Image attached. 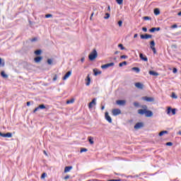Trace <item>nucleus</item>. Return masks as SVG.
<instances>
[{"label":"nucleus","instance_id":"obj_1","mask_svg":"<svg viewBox=\"0 0 181 181\" xmlns=\"http://www.w3.org/2000/svg\"><path fill=\"white\" fill-rule=\"evenodd\" d=\"M98 53L97 50L93 49V51L89 54V60H95V59H97Z\"/></svg>","mask_w":181,"mask_h":181},{"label":"nucleus","instance_id":"obj_2","mask_svg":"<svg viewBox=\"0 0 181 181\" xmlns=\"http://www.w3.org/2000/svg\"><path fill=\"white\" fill-rule=\"evenodd\" d=\"M167 115H170V112L172 113V115H176V109L168 107L167 110H166Z\"/></svg>","mask_w":181,"mask_h":181},{"label":"nucleus","instance_id":"obj_3","mask_svg":"<svg viewBox=\"0 0 181 181\" xmlns=\"http://www.w3.org/2000/svg\"><path fill=\"white\" fill-rule=\"evenodd\" d=\"M155 41L152 40L150 42V47L151 50H153L154 54H156V48H155Z\"/></svg>","mask_w":181,"mask_h":181},{"label":"nucleus","instance_id":"obj_4","mask_svg":"<svg viewBox=\"0 0 181 181\" xmlns=\"http://www.w3.org/2000/svg\"><path fill=\"white\" fill-rule=\"evenodd\" d=\"M115 64H114V62L102 65L101 69H103V70H105L108 69V67H112V66H115Z\"/></svg>","mask_w":181,"mask_h":181},{"label":"nucleus","instance_id":"obj_5","mask_svg":"<svg viewBox=\"0 0 181 181\" xmlns=\"http://www.w3.org/2000/svg\"><path fill=\"white\" fill-rule=\"evenodd\" d=\"M142 100H144V101H147V103H153V101H155V99L153 98L148 96L143 97Z\"/></svg>","mask_w":181,"mask_h":181},{"label":"nucleus","instance_id":"obj_6","mask_svg":"<svg viewBox=\"0 0 181 181\" xmlns=\"http://www.w3.org/2000/svg\"><path fill=\"white\" fill-rule=\"evenodd\" d=\"M105 118L107 121L109 122L110 124L112 122V119L111 118V116L108 114V112H106L105 113Z\"/></svg>","mask_w":181,"mask_h":181},{"label":"nucleus","instance_id":"obj_7","mask_svg":"<svg viewBox=\"0 0 181 181\" xmlns=\"http://www.w3.org/2000/svg\"><path fill=\"white\" fill-rule=\"evenodd\" d=\"M143 108H145V109H144V110L139 109V110H138V113H139L140 115H144V114L146 115V108H148V107H146V105H144V106L143 107Z\"/></svg>","mask_w":181,"mask_h":181},{"label":"nucleus","instance_id":"obj_8","mask_svg":"<svg viewBox=\"0 0 181 181\" xmlns=\"http://www.w3.org/2000/svg\"><path fill=\"white\" fill-rule=\"evenodd\" d=\"M93 105H97V98H93L88 105V108H93Z\"/></svg>","mask_w":181,"mask_h":181},{"label":"nucleus","instance_id":"obj_9","mask_svg":"<svg viewBox=\"0 0 181 181\" xmlns=\"http://www.w3.org/2000/svg\"><path fill=\"white\" fill-rule=\"evenodd\" d=\"M112 115H114V117H117V115H119V114H121V110L119 109H114L112 111Z\"/></svg>","mask_w":181,"mask_h":181},{"label":"nucleus","instance_id":"obj_10","mask_svg":"<svg viewBox=\"0 0 181 181\" xmlns=\"http://www.w3.org/2000/svg\"><path fill=\"white\" fill-rule=\"evenodd\" d=\"M144 123L142 122H138L134 125V129H141V128H143Z\"/></svg>","mask_w":181,"mask_h":181},{"label":"nucleus","instance_id":"obj_11","mask_svg":"<svg viewBox=\"0 0 181 181\" xmlns=\"http://www.w3.org/2000/svg\"><path fill=\"white\" fill-rule=\"evenodd\" d=\"M1 136L3 138H12V133L8 132L6 134L1 133Z\"/></svg>","mask_w":181,"mask_h":181},{"label":"nucleus","instance_id":"obj_12","mask_svg":"<svg viewBox=\"0 0 181 181\" xmlns=\"http://www.w3.org/2000/svg\"><path fill=\"white\" fill-rule=\"evenodd\" d=\"M116 104L117 105H125V104H127V101L124 100H118L116 101Z\"/></svg>","mask_w":181,"mask_h":181},{"label":"nucleus","instance_id":"obj_13","mask_svg":"<svg viewBox=\"0 0 181 181\" xmlns=\"http://www.w3.org/2000/svg\"><path fill=\"white\" fill-rule=\"evenodd\" d=\"M141 39H151L152 35L146 34V35H141Z\"/></svg>","mask_w":181,"mask_h":181},{"label":"nucleus","instance_id":"obj_14","mask_svg":"<svg viewBox=\"0 0 181 181\" xmlns=\"http://www.w3.org/2000/svg\"><path fill=\"white\" fill-rule=\"evenodd\" d=\"M139 57L141 60H143V62H148V57H146V55H144V54L140 53Z\"/></svg>","mask_w":181,"mask_h":181},{"label":"nucleus","instance_id":"obj_15","mask_svg":"<svg viewBox=\"0 0 181 181\" xmlns=\"http://www.w3.org/2000/svg\"><path fill=\"white\" fill-rule=\"evenodd\" d=\"M70 76H71V71H68L62 78V80H67Z\"/></svg>","mask_w":181,"mask_h":181},{"label":"nucleus","instance_id":"obj_16","mask_svg":"<svg viewBox=\"0 0 181 181\" xmlns=\"http://www.w3.org/2000/svg\"><path fill=\"white\" fill-rule=\"evenodd\" d=\"M135 87H136V88H139L140 90H142V88H144V84L138 82L135 83Z\"/></svg>","mask_w":181,"mask_h":181},{"label":"nucleus","instance_id":"obj_17","mask_svg":"<svg viewBox=\"0 0 181 181\" xmlns=\"http://www.w3.org/2000/svg\"><path fill=\"white\" fill-rule=\"evenodd\" d=\"M159 30H160V28L159 27L152 28L151 29L149 30V32H151V33H153V32H159Z\"/></svg>","mask_w":181,"mask_h":181},{"label":"nucleus","instance_id":"obj_18","mask_svg":"<svg viewBox=\"0 0 181 181\" xmlns=\"http://www.w3.org/2000/svg\"><path fill=\"white\" fill-rule=\"evenodd\" d=\"M145 115L147 117H152L153 115V112H152V111H151V110H146Z\"/></svg>","mask_w":181,"mask_h":181},{"label":"nucleus","instance_id":"obj_19","mask_svg":"<svg viewBox=\"0 0 181 181\" xmlns=\"http://www.w3.org/2000/svg\"><path fill=\"white\" fill-rule=\"evenodd\" d=\"M1 77H3V78H4L5 80H7L8 77H9L8 75L6 74L5 73V71H4L1 72Z\"/></svg>","mask_w":181,"mask_h":181},{"label":"nucleus","instance_id":"obj_20","mask_svg":"<svg viewBox=\"0 0 181 181\" xmlns=\"http://www.w3.org/2000/svg\"><path fill=\"white\" fill-rule=\"evenodd\" d=\"M71 169H73V166H66L64 168V173H67L69 172H70V170H71Z\"/></svg>","mask_w":181,"mask_h":181},{"label":"nucleus","instance_id":"obj_21","mask_svg":"<svg viewBox=\"0 0 181 181\" xmlns=\"http://www.w3.org/2000/svg\"><path fill=\"white\" fill-rule=\"evenodd\" d=\"M43 58L42 57H35V59H34V62H35V63H40V62H42V59Z\"/></svg>","mask_w":181,"mask_h":181},{"label":"nucleus","instance_id":"obj_22","mask_svg":"<svg viewBox=\"0 0 181 181\" xmlns=\"http://www.w3.org/2000/svg\"><path fill=\"white\" fill-rule=\"evenodd\" d=\"M94 76H98V74H101V71H98L97 69H93Z\"/></svg>","mask_w":181,"mask_h":181},{"label":"nucleus","instance_id":"obj_23","mask_svg":"<svg viewBox=\"0 0 181 181\" xmlns=\"http://www.w3.org/2000/svg\"><path fill=\"white\" fill-rule=\"evenodd\" d=\"M148 74L151 75V76H159V74L158 72H155L154 71H150L148 72Z\"/></svg>","mask_w":181,"mask_h":181},{"label":"nucleus","instance_id":"obj_24","mask_svg":"<svg viewBox=\"0 0 181 181\" xmlns=\"http://www.w3.org/2000/svg\"><path fill=\"white\" fill-rule=\"evenodd\" d=\"M160 11L159 10V8H155L154 9V15L158 16V15H160Z\"/></svg>","mask_w":181,"mask_h":181},{"label":"nucleus","instance_id":"obj_25","mask_svg":"<svg viewBox=\"0 0 181 181\" xmlns=\"http://www.w3.org/2000/svg\"><path fill=\"white\" fill-rule=\"evenodd\" d=\"M35 54H36V56L42 54V49H37L36 51H35Z\"/></svg>","mask_w":181,"mask_h":181},{"label":"nucleus","instance_id":"obj_26","mask_svg":"<svg viewBox=\"0 0 181 181\" xmlns=\"http://www.w3.org/2000/svg\"><path fill=\"white\" fill-rule=\"evenodd\" d=\"M132 70H133V71H136V73H139V71H141V69L138 67H133Z\"/></svg>","mask_w":181,"mask_h":181},{"label":"nucleus","instance_id":"obj_27","mask_svg":"<svg viewBox=\"0 0 181 181\" xmlns=\"http://www.w3.org/2000/svg\"><path fill=\"white\" fill-rule=\"evenodd\" d=\"M87 83H86V86H90V83L91 82V78H90V75H88L87 76Z\"/></svg>","mask_w":181,"mask_h":181},{"label":"nucleus","instance_id":"obj_28","mask_svg":"<svg viewBox=\"0 0 181 181\" xmlns=\"http://www.w3.org/2000/svg\"><path fill=\"white\" fill-rule=\"evenodd\" d=\"M165 134H168V131H162L158 134V135H159V136H163V135H165Z\"/></svg>","mask_w":181,"mask_h":181},{"label":"nucleus","instance_id":"obj_29","mask_svg":"<svg viewBox=\"0 0 181 181\" xmlns=\"http://www.w3.org/2000/svg\"><path fill=\"white\" fill-rule=\"evenodd\" d=\"M171 98H174L175 100H177V95H176V93H175V92L172 93Z\"/></svg>","mask_w":181,"mask_h":181},{"label":"nucleus","instance_id":"obj_30","mask_svg":"<svg viewBox=\"0 0 181 181\" xmlns=\"http://www.w3.org/2000/svg\"><path fill=\"white\" fill-rule=\"evenodd\" d=\"M127 62L124 61L123 62L119 63V66L122 67V66H127Z\"/></svg>","mask_w":181,"mask_h":181},{"label":"nucleus","instance_id":"obj_31","mask_svg":"<svg viewBox=\"0 0 181 181\" xmlns=\"http://www.w3.org/2000/svg\"><path fill=\"white\" fill-rule=\"evenodd\" d=\"M93 138L92 136L88 137V141L91 145H93V144H94V141H93Z\"/></svg>","mask_w":181,"mask_h":181},{"label":"nucleus","instance_id":"obj_32","mask_svg":"<svg viewBox=\"0 0 181 181\" xmlns=\"http://www.w3.org/2000/svg\"><path fill=\"white\" fill-rule=\"evenodd\" d=\"M74 103V99H71L66 101V104H73Z\"/></svg>","mask_w":181,"mask_h":181},{"label":"nucleus","instance_id":"obj_33","mask_svg":"<svg viewBox=\"0 0 181 181\" xmlns=\"http://www.w3.org/2000/svg\"><path fill=\"white\" fill-rule=\"evenodd\" d=\"M38 108H39L40 110H45V108H46V106H45V105H40L38 106Z\"/></svg>","mask_w":181,"mask_h":181},{"label":"nucleus","instance_id":"obj_34","mask_svg":"<svg viewBox=\"0 0 181 181\" xmlns=\"http://www.w3.org/2000/svg\"><path fill=\"white\" fill-rule=\"evenodd\" d=\"M116 2L118 4V5H122L124 0H116Z\"/></svg>","mask_w":181,"mask_h":181},{"label":"nucleus","instance_id":"obj_35","mask_svg":"<svg viewBox=\"0 0 181 181\" xmlns=\"http://www.w3.org/2000/svg\"><path fill=\"white\" fill-rule=\"evenodd\" d=\"M47 63H48V64H49V65L53 64V59H47Z\"/></svg>","mask_w":181,"mask_h":181},{"label":"nucleus","instance_id":"obj_36","mask_svg":"<svg viewBox=\"0 0 181 181\" xmlns=\"http://www.w3.org/2000/svg\"><path fill=\"white\" fill-rule=\"evenodd\" d=\"M118 47H120L121 50H125V47H124V45H122V44H119Z\"/></svg>","mask_w":181,"mask_h":181},{"label":"nucleus","instance_id":"obj_37","mask_svg":"<svg viewBox=\"0 0 181 181\" xmlns=\"http://www.w3.org/2000/svg\"><path fill=\"white\" fill-rule=\"evenodd\" d=\"M110 18V13H106L105 16L104 17V19H109Z\"/></svg>","mask_w":181,"mask_h":181},{"label":"nucleus","instance_id":"obj_38","mask_svg":"<svg viewBox=\"0 0 181 181\" xmlns=\"http://www.w3.org/2000/svg\"><path fill=\"white\" fill-rule=\"evenodd\" d=\"M1 67H4V66H5V61L4 59H1Z\"/></svg>","mask_w":181,"mask_h":181},{"label":"nucleus","instance_id":"obj_39","mask_svg":"<svg viewBox=\"0 0 181 181\" xmlns=\"http://www.w3.org/2000/svg\"><path fill=\"white\" fill-rule=\"evenodd\" d=\"M46 175H47L46 173H42L41 175V179H45L46 177Z\"/></svg>","mask_w":181,"mask_h":181},{"label":"nucleus","instance_id":"obj_40","mask_svg":"<svg viewBox=\"0 0 181 181\" xmlns=\"http://www.w3.org/2000/svg\"><path fill=\"white\" fill-rule=\"evenodd\" d=\"M45 18H53V15H52V14H46L45 15Z\"/></svg>","mask_w":181,"mask_h":181},{"label":"nucleus","instance_id":"obj_41","mask_svg":"<svg viewBox=\"0 0 181 181\" xmlns=\"http://www.w3.org/2000/svg\"><path fill=\"white\" fill-rule=\"evenodd\" d=\"M134 107H139V103H138V102H134Z\"/></svg>","mask_w":181,"mask_h":181},{"label":"nucleus","instance_id":"obj_42","mask_svg":"<svg viewBox=\"0 0 181 181\" xmlns=\"http://www.w3.org/2000/svg\"><path fill=\"white\" fill-rule=\"evenodd\" d=\"M87 148H81V153H83V152H87Z\"/></svg>","mask_w":181,"mask_h":181},{"label":"nucleus","instance_id":"obj_43","mask_svg":"<svg viewBox=\"0 0 181 181\" xmlns=\"http://www.w3.org/2000/svg\"><path fill=\"white\" fill-rule=\"evenodd\" d=\"M53 81H56V80H57V74H54V77H53Z\"/></svg>","mask_w":181,"mask_h":181},{"label":"nucleus","instance_id":"obj_44","mask_svg":"<svg viewBox=\"0 0 181 181\" xmlns=\"http://www.w3.org/2000/svg\"><path fill=\"white\" fill-rule=\"evenodd\" d=\"M172 145H173V143H172V142H168V143H166V146H172Z\"/></svg>","mask_w":181,"mask_h":181},{"label":"nucleus","instance_id":"obj_45","mask_svg":"<svg viewBox=\"0 0 181 181\" xmlns=\"http://www.w3.org/2000/svg\"><path fill=\"white\" fill-rule=\"evenodd\" d=\"M120 59H128V56H127V55H122L120 57Z\"/></svg>","mask_w":181,"mask_h":181},{"label":"nucleus","instance_id":"obj_46","mask_svg":"<svg viewBox=\"0 0 181 181\" xmlns=\"http://www.w3.org/2000/svg\"><path fill=\"white\" fill-rule=\"evenodd\" d=\"M176 28H177V25L174 24L171 26V29H176Z\"/></svg>","mask_w":181,"mask_h":181},{"label":"nucleus","instance_id":"obj_47","mask_svg":"<svg viewBox=\"0 0 181 181\" xmlns=\"http://www.w3.org/2000/svg\"><path fill=\"white\" fill-rule=\"evenodd\" d=\"M144 21H149V19H151V18L148 16H145V17H144Z\"/></svg>","mask_w":181,"mask_h":181},{"label":"nucleus","instance_id":"obj_48","mask_svg":"<svg viewBox=\"0 0 181 181\" xmlns=\"http://www.w3.org/2000/svg\"><path fill=\"white\" fill-rule=\"evenodd\" d=\"M118 25L119 27L122 26V21H118Z\"/></svg>","mask_w":181,"mask_h":181},{"label":"nucleus","instance_id":"obj_49","mask_svg":"<svg viewBox=\"0 0 181 181\" xmlns=\"http://www.w3.org/2000/svg\"><path fill=\"white\" fill-rule=\"evenodd\" d=\"M64 179V180H67L68 179H70V175H66Z\"/></svg>","mask_w":181,"mask_h":181},{"label":"nucleus","instance_id":"obj_50","mask_svg":"<svg viewBox=\"0 0 181 181\" xmlns=\"http://www.w3.org/2000/svg\"><path fill=\"white\" fill-rule=\"evenodd\" d=\"M36 40H37V37H34V38L30 40V42H36Z\"/></svg>","mask_w":181,"mask_h":181},{"label":"nucleus","instance_id":"obj_51","mask_svg":"<svg viewBox=\"0 0 181 181\" xmlns=\"http://www.w3.org/2000/svg\"><path fill=\"white\" fill-rule=\"evenodd\" d=\"M173 72L174 74L177 73V69L174 68V69H173Z\"/></svg>","mask_w":181,"mask_h":181},{"label":"nucleus","instance_id":"obj_52","mask_svg":"<svg viewBox=\"0 0 181 181\" xmlns=\"http://www.w3.org/2000/svg\"><path fill=\"white\" fill-rule=\"evenodd\" d=\"M142 30H143V32H148V28L144 27V28H142Z\"/></svg>","mask_w":181,"mask_h":181},{"label":"nucleus","instance_id":"obj_53","mask_svg":"<svg viewBox=\"0 0 181 181\" xmlns=\"http://www.w3.org/2000/svg\"><path fill=\"white\" fill-rule=\"evenodd\" d=\"M39 107H37L33 110V112H36L37 111H39Z\"/></svg>","mask_w":181,"mask_h":181},{"label":"nucleus","instance_id":"obj_54","mask_svg":"<svg viewBox=\"0 0 181 181\" xmlns=\"http://www.w3.org/2000/svg\"><path fill=\"white\" fill-rule=\"evenodd\" d=\"M107 181H121V180H108Z\"/></svg>","mask_w":181,"mask_h":181},{"label":"nucleus","instance_id":"obj_55","mask_svg":"<svg viewBox=\"0 0 181 181\" xmlns=\"http://www.w3.org/2000/svg\"><path fill=\"white\" fill-rule=\"evenodd\" d=\"M134 39L136 38V37H138V34H135V35H134Z\"/></svg>","mask_w":181,"mask_h":181},{"label":"nucleus","instance_id":"obj_56","mask_svg":"<svg viewBox=\"0 0 181 181\" xmlns=\"http://www.w3.org/2000/svg\"><path fill=\"white\" fill-rule=\"evenodd\" d=\"M84 60H85L84 57L81 59V62H82V63H83V62H84Z\"/></svg>","mask_w":181,"mask_h":181},{"label":"nucleus","instance_id":"obj_57","mask_svg":"<svg viewBox=\"0 0 181 181\" xmlns=\"http://www.w3.org/2000/svg\"><path fill=\"white\" fill-rule=\"evenodd\" d=\"M27 105L29 107V105H30V102H27Z\"/></svg>","mask_w":181,"mask_h":181},{"label":"nucleus","instance_id":"obj_58","mask_svg":"<svg viewBox=\"0 0 181 181\" xmlns=\"http://www.w3.org/2000/svg\"><path fill=\"white\" fill-rule=\"evenodd\" d=\"M178 16H181V11L177 13Z\"/></svg>","mask_w":181,"mask_h":181},{"label":"nucleus","instance_id":"obj_59","mask_svg":"<svg viewBox=\"0 0 181 181\" xmlns=\"http://www.w3.org/2000/svg\"><path fill=\"white\" fill-rule=\"evenodd\" d=\"M105 108V106H102V107H101V110H104Z\"/></svg>","mask_w":181,"mask_h":181},{"label":"nucleus","instance_id":"obj_60","mask_svg":"<svg viewBox=\"0 0 181 181\" xmlns=\"http://www.w3.org/2000/svg\"><path fill=\"white\" fill-rule=\"evenodd\" d=\"M107 10L111 11V8L110 7V6H108Z\"/></svg>","mask_w":181,"mask_h":181},{"label":"nucleus","instance_id":"obj_61","mask_svg":"<svg viewBox=\"0 0 181 181\" xmlns=\"http://www.w3.org/2000/svg\"><path fill=\"white\" fill-rule=\"evenodd\" d=\"M44 153H45V155H47V153H46V151H44Z\"/></svg>","mask_w":181,"mask_h":181},{"label":"nucleus","instance_id":"obj_62","mask_svg":"<svg viewBox=\"0 0 181 181\" xmlns=\"http://www.w3.org/2000/svg\"><path fill=\"white\" fill-rule=\"evenodd\" d=\"M115 54H118V52H115Z\"/></svg>","mask_w":181,"mask_h":181},{"label":"nucleus","instance_id":"obj_63","mask_svg":"<svg viewBox=\"0 0 181 181\" xmlns=\"http://www.w3.org/2000/svg\"><path fill=\"white\" fill-rule=\"evenodd\" d=\"M178 134H179V135H181V132H179V133H178Z\"/></svg>","mask_w":181,"mask_h":181},{"label":"nucleus","instance_id":"obj_64","mask_svg":"<svg viewBox=\"0 0 181 181\" xmlns=\"http://www.w3.org/2000/svg\"><path fill=\"white\" fill-rule=\"evenodd\" d=\"M93 15H94V13H92V14H91V16H90V18H92Z\"/></svg>","mask_w":181,"mask_h":181}]
</instances>
